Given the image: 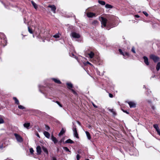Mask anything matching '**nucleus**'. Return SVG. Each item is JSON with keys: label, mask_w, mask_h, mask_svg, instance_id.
<instances>
[{"label": "nucleus", "mask_w": 160, "mask_h": 160, "mask_svg": "<svg viewBox=\"0 0 160 160\" xmlns=\"http://www.w3.org/2000/svg\"><path fill=\"white\" fill-rule=\"evenodd\" d=\"M99 20L102 24V27H106L107 29L109 30L111 28L113 27L105 18L102 17L100 18Z\"/></svg>", "instance_id": "obj_1"}, {"label": "nucleus", "mask_w": 160, "mask_h": 160, "mask_svg": "<svg viewBox=\"0 0 160 160\" xmlns=\"http://www.w3.org/2000/svg\"><path fill=\"white\" fill-rule=\"evenodd\" d=\"M149 57L150 59H152L154 62H157L159 60V58L158 57L153 54L150 55Z\"/></svg>", "instance_id": "obj_2"}, {"label": "nucleus", "mask_w": 160, "mask_h": 160, "mask_svg": "<svg viewBox=\"0 0 160 160\" xmlns=\"http://www.w3.org/2000/svg\"><path fill=\"white\" fill-rule=\"evenodd\" d=\"M72 123L73 125L72 127V130L73 132L74 136L76 138H78L79 137L78 136V134L77 132L76 127V126L74 125V123L73 122H72Z\"/></svg>", "instance_id": "obj_3"}, {"label": "nucleus", "mask_w": 160, "mask_h": 160, "mask_svg": "<svg viewBox=\"0 0 160 160\" xmlns=\"http://www.w3.org/2000/svg\"><path fill=\"white\" fill-rule=\"evenodd\" d=\"M14 135L18 142H23V139L19 135L16 133H14Z\"/></svg>", "instance_id": "obj_4"}, {"label": "nucleus", "mask_w": 160, "mask_h": 160, "mask_svg": "<svg viewBox=\"0 0 160 160\" xmlns=\"http://www.w3.org/2000/svg\"><path fill=\"white\" fill-rule=\"evenodd\" d=\"M119 51L120 53L124 57V58L125 59H126L127 58V57H126L125 56L128 57L129 56V54L128 52H123L121 49H119Z\"/></svg>", "instance_id": "obj_5"}, {"label": "nucleus", "mask_w": 160, "mask_h": 160, "mask_svg": "<svg viewBox=\"0 0 160 160\" xmlns=\"http://www.w3.org/2000/svg\"><path fill=\"white\" fill-rule=\"evenodd\" d=\"M126 102L128 103L130 108H135L136 106V104L133 102L126 101Z\"/></svg>", "instance_id": "obj_6"}, {"label": "nucleus", "mask_w": 160, "mask_h": 160, "mask_svg": "<svg viewBox=\"0 0 160 160\" xmlns=\"http://www.w3.org/2000/svg\"><path fill=\"white\" fill-rule=\"evenodd\" d=\"M71 36L73 38H78L80 37V35L75 32H72L71 33Z\"/></svg>", "instance_id": "obj_7"}, {"label": "nucleus", "mask_w": 160, "mask_h": 160, "mask_svg": "<svg viewBox=\"0 0 160 160\" xmlns=\"http://www.w3.org/2000/svg\"><path fill=\"white\" fill-rule=\"evenodd\" d=\"M1 44L3 46H5L7 44V40L6 37L5 36H4L3 37V39H2V38H1Z\"/></svg>", "instance_id": "obj_8"}, {"label": "nucleus", "mask_w": 160, "mask_h": 160, "mask_svg": "<svg viewBox=\"0 0 160 160\" xmlns=\"http://www.w3.org/2000/svg\"><path fill=\"white\" fill-rule=\"evenodd\" d=\"M143 58L144 60V62L145 64L147 66L148 65H149V62L148 58L146 56H144L143 57Z\"/></svg>", "instance_id": "obj_9"}, {"label": "nucleus", "mask_w": 160, "mask_h": 160, "mask_svg": "<svg viewBox=\"0 0 160 160\" xmlns=\"http://www.w3.org/2000/svg\"><path fill=\"white\" fill-rule=\"evenodd\" d=\"M36 151L37 155H40L41 152V148L40 146H38L37 147Z\"/></svg>", "instance_id": "obj_10"}, {"label": "nucleus", "mask_w": 160, "mask_h": 160, "mask_svg": "<svg viewBox=\"0 0 160 160\" xmlns=\"http://www.w3.org/2000/svg\"><path fill=\"white\" fill-rule=\"evenodd\" d=\"M87 16L89 18H92L93 17H95L96 14L93 12H89L87 13Z\"/></svg>", "instance_id": "obj_11"}, {"label": "nucleus", "mask_w": 160, "mask_h": 160, "mask_svg": "<svg viewBox=\"0 0 160 160\" xmlns=\"http://www.w3.org/2000/svg\"><path fill=\"white\" fill-rule=\"evenodd\" d=\"M51 139L55 144H56L58 142V140L56 138L54 137L53 135H52L51 136Z\"/></svg>", "instance_id": "obj_12"}, {"label": "nucleus", "mask_w": 160, "mask_h": 160, "mask_svg": "<svg viewBox=\"0 0 160 160\" xmlns=\"http://www.w3.org/2000/svg\"><path fill=\"white\" fill-rule=\"evenodd\" d=\"M48 7H49L51 8V10L54 13L55 12V11L56 9V7L54 5H49L48 6Z\"/></svg>", "instance_id": "obj_13"}, {"label": "nucleus", "mask_w": 160, "mask_h": 160, "mask_svg": "<svg viewBox=\"0 0 160 160\" xmlns=\"http://www.w3.org/2000/svg\"><path fill=\"white\" fill-rule=\"evenodd\" d=\"M43 134L44 135L48 138H50V134L48 132L45 131L43 132Z\"/></svg>", "instance_id": "obj_14"}, {"label": "nucleus", "mask_w": 160, "mask_h": 160, "mask_svg": "<svg viewBox=\"0 0 160 160\" xmlns=\"http://www.w3.org/2000/svg\"><path fill=\"white\" fill-rule=\"evenodd\" d=\"M45 86H43L39 85L38 87L39 90V91L42 93H43V91L44 90V87Z\"/></svg>", "instance_id": "obj_15"}, {"label": "nucleus", "mask_w": 160, "mask_h": 160, "mask_svg": "<svg viewBox=\"0 0 160 160\" xmlns=\"http://www.w3.org/2000/svg\"><path fill=\"white\" fill-rule=\"evenodd\" d=\"M52 79L54 82H55L58 84H61V82L58 79L55 78H52Z\"/></svg>", "instance_id": "obj_16"}, {"label": "nucleus", "mask_w": 160, "mask_h": 160, "mask_svg": "<svg viewBox=\"0 0 160 160\" xmlns=\"http://www.w3.org/2000/svg\"><path fill=\"white\" fill-rule=\"evenodd\" d=\"M66 85L68 86V88L69 89H71L72 88H73V85L71 82L67 83Z\"/></svg>", "instance_id": "obj_17"}, {"label": "nucleus", "mask_w": 160, "mask_h": 160, "mask_svg": "<svg viewBox=\"0 0 160 160\" xmlns=\"http://www.w3.org/2000/svg\"><path fill=\"white\" fill-rule=\"evenodd\" d=\"M30 126V123H29V122L25 123L23 124L24 127L28 129L29 128Z\"/></svg>", "instance_id": "obj_18"}, {"label": "nucleus", "mask_w": 160, "mask_h": 160, "mask_svg": "<svg viewBox=\"0 0 160 160\" xmlns=\"http://www.w3.org/2000/svg\"><path fill=\"white\" fill-rule=\"evenodd\" d=\"M42 149L43 151L46 154H47V155H48V151L47 149V148H46L44 146H42Z\"/></svg>", "instance_id": "obj_19"}, {"label": "nucleus", "mask_w": 160, "mask_h": 160, "mask_svg": "<svg viewBox=\"0 0 160 160\" xmlns=\"http://www.w3.org/2000/svg\"><path fill=\"white\" fill-rule=\"evenodd\" d=\"M88 54L90 58H92L94 55V53L92 51H90V53H88Z\"/></svg>", "instance_id": "obj_20"}, {"label": "nucleus", "mask_w": 160, "mask_h": 160, "mask_svg": "<svg viewBox=\"0 0 160 160\" xmlns=\"http://www.w3.org/2000/svg\"><path fill=\"white\" fill-rule=\"evenodd\" d=\"M85 133L86 134L88 139L89 140H90L91 138V137L90 133L88 131H86Z\"/></svg>", "instance_id": "obj_21"}, {"label": "nucleus", "mask_w": 160, "mask_h": 160, "mask_svg": "<svg viewBox=\"0 0 160 160\" xmlns=\"http://www.w3.org/2000/svg\"><path fill=\"white\" fill-rule=\"evenodd\" d=\"M61 35V34L59 33H57L55 35L53 36V37L55 38H59Z\"/></svg>", "instance_id": "obj_22"}, {"label": "nucleus", "mask_w": 160, "mask_h": 160, "mask_svg": "<svg viewBox=\"0 0 160 160\" xmlns=\"http://www.w3.org/2000/svg\"><path fill=\"white\" fill-rule=\"evenodd\" d=\"M74 142L70 139H69L65 141V143H73Z\"/></svg>", "instance_id": "obj_23"}, {"label": "nucleus", "mask_w": 160, "mask_h": 160, "mask_svg": "<svg viewBox=\"0 0 160 160\" xmlns=\"http://www.w3.org/2000/svg\"><path fill=\"white\" fill-rule=\"evenodd\" d=\"M108 110L109 111L112 113L114 116H115L116 115V113L113 109H108Z\"/></svg>", "instance_id": "obj_24"}, {"label": "nucleus", "mask_w": 160, "mask_h": 160, "mask_svg": "<svg viewBox=\"0 0 160 160\" xmlns=\"http://www.w3.org/2000/svg\"><path fill=\"white\" fill-rule=\"evenodd\" d=\"M13 99L15 101V103L16 104L18 105L19 104V101L16 97H14L13 98Z\"/></svg>", "instance_id": "obj_25"}, {"label": "nucleus", "mask_w": 160, "mask_h": 160, "mask_svg": "<svg viewBox=\"0 0 160 160\" xmlns=\"http://www.w3.org/2000/svg\"><path fill=\"white\" fill-rule=\"evenodd\" d=\"M31 3H32L33 6L34 7V8L36 9H37L38 8V6H37V4L35 2H34L33 1H32Z\"/></svg>", "instance_id": "obj_26"}, {"label": "nucleus", "mask_w": 160, "mask_h": 160, "mask_svg": "<svg viewBox=\"0 0 160 160\" xmlns=\"http://www.w3.org/2000/svg\"><path fill=\"white\" fill-rule=\"evenodd\" d=\"M156 69L157 71H158L160 69V62L157 63L156 66Z\"/></svg>", "instance_id": "obj_27"}, {"label": "nucleus", "mask_w": 160, "mask_h": 160, "mask_svg": "<svg viewBox=\"0 0 160 160\" xmlns=\"http://www.w3.org/2000/svg\"><path fill=\"white\" fill-rule=\"evenodd\" d=\"M98 2L100 4L102 5H105V2L104 1L98 0Z\"/></svg>", "instance_id": "obj_28"}, {"label": "nucleus", "mask_w": 160, "mask_h": 160, "mask_svg": "<svg viewBox=\"0 0 160 160\" xmlns=\"http://www.w3.org/2000/svg\"><path fill=\"white\" fill-rule=\"evenodd\" d=\"M105 8H112V6L108 4H106L105 6Z\"/></svg>", "instance_id": "obj_29"}, {"label": "nucleus", "mask_w": 160, "mask_h": 160, "mask_svg": "<svg viewBox=\"0 0 160 160\" xmlns=\"http://www.w3.org/2000/svg\"><path fill=\"white\" fill-rule=\"evenodd\" d=\"M64 132H65V131L62 128V129L59 132V136L61 135H62L64 133Z\"/></svg>", "instance_id": "obj_30"}, {"label": "nucleus", "mask_w": 160, "mask_h": 160, "mask_svg": "<svg viewBox=\"0 0 160 160\" xmlns=\"http://www.w3.org/2000/svg\"><path fill=\"white\" fill-rule=\"evenodd\" d=\"M63 148L66 152H70L68 148L67 147H63Z\"/></svg>", "instance_id": "obj_31"}, {"label": "nucleus", "mask_w": 160, "mask_h": 160, "mask_svg": "<svg viewBox=\"0 0 160 160\" xmlns=\"http://www.w3.org/2000/svg\"><path fill=\"white\" fill-rule=\"evenodd\" d=\"M45 129L46 130H47V131H48L50 129V128L48 126L45 125Z\"/></svg>", "instance_id": "obj_32"}, {"label": "nucleus", "mask_w": 160, "mask_h": 160, "mask_svg": "<svg viewBox=\"0 0 160 160\" xmlns=\"http://www.w3.org/2000/svg\"><path fill=\"white\" fill-rule=\"evenodd\" d=\"M53 101L54 102L56 103H57L60 107H62V105L60 103V102H59L58 101Z\"/></svg>", "instance_id": "obj_33"}, {"label": "nucleus", "mask_w": 160, "mask_h": 160, "mask_svg": "<svg viewBox=\"0 0 160 160\" xmlns=\"http://www.w3.org/2000/svg\"><path fill=\"white\" fill-rule=\"evenodd\" d=\"M103 72H104L101 73L98 70H97V74L99 75L100 76H102L103 75Z\"/></svg>", "instance_id": "obj_34"}, {"label": "nucleus", "mask_w": 160, "mask_h": 160, "mask_svg": "<svg viewBox=\"0 0 160 160\" xmlns=\"http://www.w3.org/2000/svg\"><path fill=\"white\" fill-rule=\"evenodd\" d=\"M18 108L20 109H25V108L22 106V105H18Z\"/></svg>", "instance_id": "obj_35"}, {"label": "nucleus", "mask_w": 160, "mask_h": 160, "mask_svg": "<svg viewBox=\"0 0 160 160\" xmlns=\"http://www.w3.org/2000/svg\"><path fill=\"white\" fill-rule=\"evenodd\" d=\"M98 23V22L96 20H94L92 22V24L93 25H97Z\"/></svg>", "instance_id": "obj_36"}, {"label": "nucleus", "mask_w": 160, "mask_h": 160, "mask_svg": "<svg viewBox=\"0 0 160 160\" xmlns=\"http://www.w3.org/2000/svg\"><path fill=\"white\" fill-rule=\"evenodd\" d=\"M28 31L29 32V33H30L31 34L33 33V32L32 30V29L30 28L29 27H28Z\"/></svg>", "instance_id": "obj_37"}, {"label": "nucleus", "mask_w": 160, "mask_h": 160, "mask_svg": "<svg viewBox=\"0 0 160 160\" xmlns=\"http://www.w3.org/2000/svg\"><path fill=\"white\" fill-rule=\"evenodd\" d=\"M4 123V121L3 119L0 117V124L3 123Z\"/></svg>", "instance_id": "obj_38"}, {"label": "nucleus", "mask_w": 160, "mask_h": 160, "mask_svg": "<svg viewBox=\"0 0 160 160\" xmlns=\"http://www.w3.org/2000/svg\"><path fill=\"white\" fill-rule=\"evenodd\" d=\"M153 126L155 129H158L159 128L158 125L157 124H154Z\"/></svg>", "instance_id": "obj_39"}, {"label": "nucleus", "mask_w": 160, "mask_h": 160, "mask_svg": "<svg viewBox=\"0 0 160 160\" xmlns=\"http://www.w3.org/2000/svg\"><path fill=\"white\" fill-rule=\"evenodd\" d=\"M35 112L36 113L39 114H41V112L38 110H35Z\"/></svg>", "instance_id": "obj_40"}, {"label": "nucleus", "mask_w": 160, "mask_h": 160, "mask_svg": "<svg viewBox=\"0 0 160 160\" xmlns=\"http://www.w3.org/2000/svg\"><path fill=\"white\" fill-rule=\"evenodd\" d=\"M29 151H30V153H31V154H33V152H34V150H33V148H30L29 149Z\"/></svg>", "instance_id": "obj_41"}, {"label": "nucleus", "mask_w": 160, "mask_h": 160, "mask_svg": "<svg viewBox=\"0 0 160 160\" xmlns=\"http://www.w3.org/2000/svg\"><path fill=\"white\" fill-rule=\"evenodd\" d=\"M131 51L134 53H136V52L135 51V49L134 47H132V48L131 49Z\"/></svg>", "instance_id": "obj_42"}, {"label": "nucleus", "mask_w": 160, "mask_h": 160, "mask_svg": "<svg viewBox=\"0 0 160 160\" xmlns=\"http://www.w3.org/2000/svg\"><path fill=\"white\" fill-rule=\"evenodd\" d=\"M70 90L75 95H77V93L75 91V90L73 89H71Z\"/></svg>", "instance_id": "obj_43"}, {"label": "nucleus", "mask_w": 160, "mask_h": 160, "mask_svg": "<svg viewBox=\"0 0 160 160\" xmlns=\"http://www.w3.org/2000/svg\"><path fill=\"white\" fill-rule=\"evenodd\" d=\"M156 130L157 131L158 134L160 136V130L159 128H158V129H156Z\"/></svg>", "instance_id": "obj_44"}, {"label": "nucleus", "mask_w": 160, "mask_h": 160, "mask_svg": "<svg viewBox=\"0 0 160 160\" xmlns=\"http://www.w3.org/2000/svg\"><path fill=\"white\" fill-rule=\"evenodd\" d=\"M70 56L71 57H72L73 58H75L76 59H77V58L76 57V56H75V55H74L73 53H71V54H70Z\"/></svg>", "instance_id": "obj_45"}, {"label": "nucleus", "mask_w": 160, "mask_h": 160, "mask_svg": "<svg viewBox=\"0 0 160 160\" xmlns=\"http://www.w3.org/2000/svg\"><path fill=\"white\" fill-rule=\"evenodd\" d=\"M142 13L146 17H148V14L146 11H143Z\"/></svg>", "instance_id": "obj_46"}, {"label": "nucleus", "mask_w": 160, "mask_h": 160, "mask_svg": "<svg viewBox=\"0 0 160 160\" xmlns=\"http://www.w3.org/2000/svg\"><path fill=\"white\" fill-rule=\"evenodd\" d=\"M52 160H57L56 157L53 156L52 157Z\"/></svg>", "instance_id": "obj_47"}, {"label": "nucleus", "mask_w": 160, "mask_h": 160, "mask_svg": "<svg viewBox=\"0 0 160 160\" xmlns=\"http://www.w3.org/2000/svg\"><path fill=\"white\" fill-rule=\"evenodd\" d=\"M114 85H113L112 86H111V87H110L109 89L111 90H114Z\"/></svg>", "instance_id": "obj_48"}, {"label": "nucleus", "mask_w": 160, "mask_h": 160, "mask_svg": "<svg viewBox=\"0 0 160 160\" xmlns=\"http://www.w3.org/2000/svg\"><path fill=\"white\" fill-rule=\"evenodd\" d=\"M122 110L125 113H126L127 114H128L129 113V112H128L127 111L123 109H122Z\"/></svg>", "instance_id": "obj_49"}, {"label": "nucleus", "mask_w": 160, "mask_h": 160, "mask_svg": "<svg viewBox=\"0 0 160 160\" xmlns=\"http://www.w3.org/2000/svg\"><path fill=\"white\" fill-rule=\"evenodd\" d=\"M80 156L78 154H77V160H79V159H80Z\"/></svg>", "instance_id": "obj_50"}, {"label": "nucleus", "mask_w": 160, "mask_h": 160, "mask_svg": "<svg viewBox=\"0 0 160 160\" xmlns=\"http://www.w3.org/2000/svg\"><path fill=\"white\" fill-rule=\"evenodd\" d=\"M109 97L111 98H112L113 97V95L111 93H109Z\"/></svg>", "instance_id": "obj_51"}, {"label": "nucleus", "mask_w": 160, "mask_h": 160, "mask_svg": "<svg viewBox=\"0 0 160 160\" xmlns=\"http://www.w3.org/2000/svg\"><path fill=\"white\" fill-rule=\"evenodd\" d=\"M135 18H139L140 17V16L138 15H136L134 16Z\"/></svg>", "instance_id": "obj_52"}, {"label": "nucleus", "mask_w": 160, "mask_h": 160, "mask_svg": "<svg viewBox=\"0 0 160 160\" xmlns=\"http://www.w3.org/2000/svg\"><path fill=\"white\" fill-rule=\"evenodd\" d=\"M92 105L94 108H98V107L96 105H95V104H94L93 103H92Z\"/></svg>", "instance_id": "obj_53"}, {"label": "nucleus", "mask_w": 160, "mask_h": 160, "mask_svg": "<svg viewBox=\"0 0 160 160\" xmlns=\"http://www.w3.org/2000/svg\"><path fill=\"white\" fill-rule=\"evenodd\" d=\"M36 136H37L38 137H39V138H40V136H39V134H38V133H36Z\"/></svg>", "instance_id": "obj_54"}, {"label": "nucleus", "mask_w": 160, "mask_h": 160, "mask_svg": "<svg viewBox=\"0 0 160 160\" xmlns=\"http://www.w3.org/2000/svg\"><path fill=\"white\" fill-rule=\"evenodd\" d=\"M86 63L87 64H90V65H92V64L90 63L88 61L87 62H86Z\"/></svg>", "instance_id": "obj_55"}, {"label": "nucleus", "mask_w": 160, "mask_h": 160, "mask_svg": "<svg viewBox=\"0 0 160 160\" xmlns=\"http://www.w3.org/2000/svg\"><path fill=\"white\" fill-rule=\"evenodd\" d=\"M152 109L153 110H155V107H154V106H152Z\"/></svg>", "instance_id": "obj_56"}, {"label": "nucleus", "mask_w": 160, "mask_h": 160, "mask_svg": "<svg viewBox=\"0 0 160 160\" xmlns=\"http://www.w3.org/2000/svg\"><path fill=\"white\" fill-rule=\"evenodd\" d=\"M3 148V145L2 144L0 145V149L2 148Z\"/></svg>", "instance_id": "obj_57"}, {"label": "nucleus", "mask_w": 160, "mask_h": 160, "mask_svg": "<svg viewBox=\"0 0 160 160\" xmlns=\"http://www.w3.org/2000/svg\"><path fill=\"white\" fill-rule=\"evenodd\" d=\"M77 122L78 123L79 125H81V123H80V122L79 121H77Z\"/></svg>", "instance_id": "obj_58"}, {"label": "nucleus", "mask_w": 160, "mask_h": 160, "mask_svg": "<svg viewBox=\"0 0 160 160\" xmlns=\"http://www.w3.org/2000/svg\"><path fill=\"white\" fill-rule=\"evenodd\" d=\"M99 60V58H98L97 59V61H98ZM96 59H95V62H96Z\"/></svg>", "instance_id": "obj_59"}, {"label": "nucleus", "mask_w": 160, "mask_h": 160, "mask_svg": "<svg viewBox=\"0 0 160 160\" xmlns=\"http://www.w3.org/2000/svg\"><path fill=\"white\" fill-rule=\"evenodd\" d=\"M155 75H154L153 76V75H152V77H152V78H154V77H155Z\"/></svg>", "instance_id": "obj_60"}, {"label": "nucleus", "mask_w": 160, "mask_h": 160, "mask_svg": "<svg viewBox=\"0 0 160 160\" xmlns=\"http://www.w3.org/2000/svg\"><path fill=\"white\" fill-rule=\"evenodd\" d=\"M91 126L90 125H89L88 127V128H91Z\"/></svg>", "instance_id": "obj_61"}, {"label": "nucleus", "mask_w": 160, "mask_h": 160, "mask_svg": "<svg viewBox=\"0 0 160 160\" xmlns=\"http://www.w3.org/2000/svg\"><path fill=\"white\" fill-rule=\"evenodd\" d=\"M62 140H61L60 141V142H62Z\"/></svg>", "instance_id": "obj_62"}, {"label": "nucleus", "mask_w": 160, "mask_h": 160, "mask_svg": "<svg viewBox=\"0 0 160 160\" xmlns=\"http://www.w3.org/2000/svg\"><path fill=\"white\" fill-rule=\"evenodd\" d=\"M143 88H146V87L145 85H144L143 86Z\"/></svg>", "instance_id": "obj_63"}, {"label": "nucleus", "mask_w": 160, "mask_h": 160, "mask_svg": "<svg viewBox=\"0 0 160 160\" xmlns=\"http://www.w3.org/2000/svg\"><path fill=\"white\" fill-rule=\"evenodd\" d=\"M9 159L8 158H7L6 160H9Z\"/></svg>", "instance_id": "obj_64"}]
</instances>
